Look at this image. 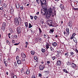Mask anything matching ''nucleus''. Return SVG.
I'll list each match as a JSON object with an SVG mask.
<instances>
[{
  "instance_id": "f257e3e1",
  "label": "nucleus",
  "mask_w": 78,
  "mask_h": 78,
  "mask_svg": "<svg viewBox=\"0 0 78 78\" xmlns=\"http://www.w3.org/2000/svg\"><path fill=\"white\" fill-rule=\"evenodd\" d=\"M39 1L41 4V5L43 7H44V6H43L44 5L45 6H47V5L46 0H40Z\"/></svg>"
},
{
  "instance_id": "f03ea898",
  "label": "nucleus",
  "mask_w": 78,
  "mask_h": 78,
  "mask_svg": "<svg viewBox=\"0 0 78 78\" xmlns=\"http://www.w3.org/2000/svg\"><path fill=\"white\" fill-rule=\"evenodd\" d=\"M41 14L43 15H44V16H45L47 14V13L48 12V11H47V9L45 8L44 10H41Z\"/></svg>"
},
{
  "instance_id": "7ed1b4c3",
  "label": "nucleus",
  "mask_w": 78,
  "mask_h": 78,
  "mask_svg": "<svg viewBox=\"0 0 78 78\" xmlns=\"http://www.w3.org/2000/svg\"><path fill=\"white\" fill-rule=\"evenodd\" d=\"M15 23L16 26H17L19 25V21L17 20V17H16L14 19Z\"/></svg>"
},
{
  "instance_id": "20e7f679",
  "label": "nucleus",
  "mask_w": 78,
  "mask_h": 78,
  "mask_svg": "<svg viewBox=\"0 0 78 78\" xmlns=\"http://www.w3.org/2000/svg\"><path fill=\"white\" fill-rule=\"evenodd\" d=\"M16 31L18 34H20L21 33L22 28L20 27H18L16 29Z\"/></svg>"
},
{
  "instance_id": "39448f33",
  "label": "nucleus",
  "mask_w": 78,
  "mask_h": 78,
  "mask_svg": "<svg viewBox=\"0 0 78 78\" xmlns=\"http://www.w3.org/2000/svg\"><path fill=\"white\" fill-rule=\"evenodd\" d=\"M46 18L47 19H48V18H50V16H51V13H50L48 12L46 13Z\"/></svg>"
},
{
  "instance_id": "423d86ee",
  "label": "nucleus",
  "mask_w": 78,
  "mask_h": 78,
  "mask_svg": "<svg viewBox=\"0 0 78 78\" xmlns=\"http://www.w3.org/2000/svg\"><path fill=\"white\" fill-rule=\"evenodd\" d=\"M49 13L51 14V15H53V9L50 8L49 9Z\"/></svg>"
},
{
  "instance_id": "0eeeda50",
  "label": "nucleus",
  "mask_w": 78,
  "mask_h": 78,
  "mask_svg": "<svg viewBox=\"0 0 78 78\" xmlns=\"http://www.w3.org/2000/svg\"><path fill=\"white\" fill-rule=\"evenodd\" d=\"M17 39V35H13L11 36V39Z\"/></svg>"
},
{
  "instance_id": "6e6552de",
  "label": "nucleus",
  "mask_w": 78,
  "mask_h": 78,
  "mask_svg": "<svg viewBox=\"0 0 78 78\" xmlns=\"http://www.w3.org/2000/svg\"><path fill=\"white\" fill-rule=\"evenodd\" d=\"M55 29L54 28L50 29L49 31V33L52 34L53 33V31H54V30H55Z\"/></svg>"
},
{
  "instance_id": "1a4fd4ad",
  "label": "nucleus",
  "mask_w": 78,
  "mask_h": 78,
  "mask_svg": "<svg viewBox=\"0 0 78 78\" xmlns=\"http://www.w3.org/2000/svg\"><path fill=\"white\" fill-rule=\"evenodd\" d=\"M66 33L67 34L69 35L70 32H69V28L68 27L66 29Z\"/></svg>"
},
{
  "instance_id": "9d476101",
  "label": "nucleus",
  "mask_w": 78,
  "mask_h": 78,
  "mask_svg": "<svg viewBox=\"0 0 78 78\" xmlns=\"http://www.w3.org/2000/svg\"><path fill=\"white\" fill-rule=\"evenodd\" d=\"M44 68H45V67H44V66H42V65H40L39 67L40 70H43L44 69Z\"/></svg>"
},
{
  "instance_id": "9b49d317",
  "label": "nucleus",
  "mask_w": 78,
  "mask_h": 78,
  "mask_svg": "<svg viewBox=\"0 0 78 78\" xmlns=\"http://www.w3.org/2000/svg\"><path fill=\"white\" fill-rule=\"evenodd\" d=\"M57 66H60L61 65V62L60 60H58L57 62Z\"/></svg>"
},
{
  "instance_id": "f8f14e48",
  "label": "nucleus",
  "mask_w": 78,
  "mask_h": 78,
  "mask_svg": "<svg viewBox=\"0 0 78 78\" xmlns=\"http://www.w3.org/2000/svg\"><path fill=\"white\" fill-rule=\"evenodd\" d=\"M21 57L23 58H25L26 57V55H25V54L23 53H22L21 54Z\"/></svg>"
},
{
  "instance_id": "ddd939ff",
  "label": "nucleus",
  "mask_w": 78,
  "mask_h": 78,
  "mask_svg": "<svg viewBox=\"0 0 78 78\" xmlns=\"http://www.w3.org/2000/svg\"><path fill=\"white\" fill-rule=\"evenodd\" d=\"M17 20L19 22V23H21L22 22V19L20 17H19L18 18H17Z\"/></svg>"
},
{
  "instance_id": "4468645a",
  "label": "nucleus",
  "mask_w": 78,
  "mask_h": 78,
  "mask_svg": "<svg viewBox=\"0 0 78 78\" xmlns=\"http://www.w3.org/2000/svg\"><path fill=\"white\" fill-rule=\"evenodd\" d=\"M52 45L53 47H55L57 46V43H56V42H55L52 43Z\"/></svg>"
},
{
  "instance_id": "2eb2a0df",
  "label": "nucleus",
  "mask_w": 78,
  "mask_h": 78,
  "mask_svg": "<svg viewBox=\"0 0 78 78\" xmlns=\"http://www.w3.org/2000/svg\"><path fill=\"white\" fill-rule=\"evenodd\" d=\"M60 8H61L62 10V9H64V6L62 4H61L60 5Z\"/></svg>"
},
{
  "instance_id": "dca6fc26",
  "label": "nucleus",
  "mask_w": 78,
  "mask_h": 78,
  "mask_svg": "<svg viewBox=\"0 0 78 78\" xmlns=\"http://www.w3.org/2000/svg\"><path fill=\"white\" fill-rule=\"evenodd\" d=\"M71 66L72 67H76V65L74 63H72L71 64Z\"/></svg>"
},
{
  "instance_id": "f3484780",
  "label": "nucleus",
  "mask_w": 78,
  "mask_h": 78,
  "mask_svg": "<svg viewBox=\"0 0 78 78\" xmlns=\"http://www.w3.org/2000/svg\"><path fill=\"white\" fill-rule=\"evenodd\" d=\"M17 63L18 64H22V62L20 60H18L17 61Z\"/></svg>"
},
{
  "instance_id": "a211bd4d",
  "label": "nucleus",
  "mask_w": 78,
  "mask_h": 78,
  "mask_svg": "<svg viewBox=\"0 0 78 78\" xmlns=\"http://www.w3.org/2000/svg\"><path fill=\"white\" fill-rule=\"evenodd\" d=\"M51 22L50 21H48L46 22V23L48 25H49V27H50L51 25Z\"/></svg>"
},
{
  "instance_id": "6ab92c4d",
  "label": "nucleus",
  "mask_w": 78,
  "mask_h": 78,
  "mask_svg": "<svg viewBox=\"0 0 78 78\" xmlns=\"http://www.w3.org/2000/svg\"><path fill=\"white\" fill-rule=\"evenodd\" d=\"M1 28L3 31H5V27L2 26Z\"/></svg>"
},
{
  "instance_id": "aec40b11",
  "label": "nucleus",
  "mask_w": 78,
  "mask_h": 78,
  "mask_svg": "<svg viewBox=\"0 0 78 78\" xmlns=\"http://www.w3.org/2000/svg\"><path fill=\"white\" fill-rule=\"evenodd\" d=\"M16 8L17 9H18L19 8H20V5L19 3L17 4L16 5Z\"/></svg>"
},
{
  "instance_id": "412c9836",
  "label": "nucleus",
  "mask_w": 78,
  "mask_h": 78,
  "mask_svg": "<svg viewBox=\"0 0 78 78\" xmlns=\"http://www.w3.org/2000/svg\"><path fill=\"white\" fill-rule=\"evenodd\" d=\"M54 25H55V23L53 22H51L50 27H54Z\"/></svg>"
},
{
  "instance_id": "4be33fe9",
  "label": "nucleus",
  "mask_w": 78,
  "mask_h": 78,
  "mask_svg": "<svg viewBox=\"0 0 78 78\" xmlns=\"http://www.w3.org/2000/svg\"><path fill=\"white\" fill-rule=\"evenodd\" d=\"M74 38L73 39V40L74 41V42H75L76 43H77V39H76V38L75 37H74Z\"/></svg>"
},
{
  "instance_id": "5701e85b",
  "label": "nucleus",
  "mask_w": 78,
  "mask_h": 78,
  "mask_svg": "<svg viewBox=\"0 0 78 78\" xmlns=\"http://www.w3.org/2000/svg\"><path fill=\"white\" fill-rule=\"evenodd\" d=\"M4 62L5 64L6 67H7V66H8V62H6V61H5Z\"/></svg>"
},
{
  "instance_id": "b1692460",
  "label": "nucleus",
  "mask_w": 78,
  "mask_h": 78,
  "mask_svg": "<svg viewBox=\"0 0 78 78\" xmlns=\"http://www.w3.org/2000/svg\"><path fill=\"white\" fill-rule=\"evenodd\" d=\"M63 72H65V73H69V72L67 71L66 69H64L63 70Z\"/></svg>"
},
{
  "instance_id": "393cba45",
  "label": "nucleus",
  "mask_w": 78,
  "mask_h": 78,
  "mask_svg": "<svg viewBox=\"0 0 78 78\" xmlns=\"http://www.w3.org/2000/svg\"><path fill=\"white\" fill-rule=\"evenodd\" d=\"M29 28H31V27H33V26H32V25H31V23H29Z\"/></svg>"
},
{
  "instance_id": "a878e982",
  "label": "nucleus",
  "mask_w": 78,
  "mask_h": 78,
  "mask_svg": "<svg viewBox=\"0 0 78 78\" xmlns=\"http://www.w3.org/2000/svg\"><path fill=\"white\" fill-rule=\"evenodd\" d=\"M40 22H41V23H42V24L44 23V19H41V20L40 21Z\"/></svg>"
},
{
  "instance_id": "bb28decb",
  "label": "nucleus",
  "mask_w": 78,
  "mask_h": 78,
  "mask_svg": "<svg viewBox=\"0 0 78 78\" xmlns=\"http://www.w3.org/2000/svg\"><path fill=\"white\" fill-rule=\"evenodd\" d=\"M25 25V27L26 28H27V27H28V22H26L24 23Z\"/></svg>"
},
{
  "instance_id": "cd10ccee",
  "label": "nucleus",
  "mask_w": 78,
  "mask_h": 78,
  "mask_svg": "<svg viewBox=\"0 0 78 78\" xmlns=\"http://www.w3.org/2000/svg\"><path fill=\"white\" fill-rule=\"evenodd\" d=\"M69 26L70 27V28H71L72 27V23H70V22H69Z\"/></svg>"
},
{
  "instance_id": "c85d7f7f",
  "label": "nucleus",
  "mask_w": 78,
  "mask_h": 78,
  "mask_svg": "<svg viewBox=\"0 0 78 78\" xmlns=\"http://www.w3.org/2000/svg\"><path fill=\"white\" fill-rule=\"evenodd\" d=\"M30 70L29 69H27L26 73L27 74V75H28V74H30Z\"/></svg>"
},
{
  "instance_id": "c756f323",
  "label": "nucleus",
  "mask_w": 78,
  "mask_h": 78,
  "mask_svg": "<svg viewBox=\"0 0 78 78\" xmlns=\"http://www.w3.org/2000/svg\"><path fill=\"white\" fill-rule=\"evenodd\" d=\"M6 6H7L6 5V4L4 3L3 4V8H6Z\"/></svg>"
},
{
  "instance_id": "7c9ffc66",
  "label": "nucleus",
  "mask_w": 78,
  "mask_h": 78,
  "mask_svg": "<svg viewBox=\"0 0 78 78\" xmlns=\"http://www.w3.org/2000/svg\"><path fill=\"white\" fill-rule=\"evenodd\" d=\"M38 29H39V33H40V34H41V33H42V30H41V28H40V27H39Z\"/></svg>"
},
{
  "instance_id": "2f4dec72",
  "label": "nucleus",
  "mask_w": 78,
  "mask_h": 78,
  "mask_svg": "<svg viewBox=\"0 0 78 78\" xmlns=\"http://www.w3.org/2000/svg\"><path fill=\"white\" fill-rule=\"evenodd\" d=\"M6 23L3 22V23L2 26H3V27H6Z\"/></svg>"
},
{
  "instance_id": "473e14b6",
  "label": "nucleus",
  "mask_w": 78,
  "mask_h": 78,
  "mask_svg": "<svg viewBox=\"0 0 78 78\" xmlns=\"http://www.w3.org/2000/svg\"><path fill=\"white\" fill-rule=\"evenodd\" d=\"M56 9V8H55V7H53V10H54V13H55V14H56V13H55V12H56V11H55V9Z\"/></svg>"
},
{
  "instance_id": "72a5a7b5",
  "label": "nucleus",
  "mask_w": 78,
  "mask_h": 78,
  "mask_svg": "<svg viewBox=\"0 0 78 78\" xmlns=\"http://www.w3.org/2000/svg\"><path fill=\"white\" fill-rule=\"evenodd\" d=\"M31 52V54H32V55H34V51H32Z\"/></svg>"
},
{
  "instance_id": "f704fd0d",
  "label": "nucleus",
  "mask_w": 78,
  "mask_h": 78,
  "mask_svg": "<svg viewBox=\"0 0 78 78\" xmlns=\"http://www.w3.org/2000/svg\"><path fill=\"white\" fill-rule=\"evenodd\" d=\"M46 72L47 74H48V73H49V71H44V73H46Z\"/></svg>"
},
{
  "instance_id": "c9c22d12",
  "label": "nucleus",
  "mask_w": 78,
  "mask_h": 78,
  "mask_svg": "<svg viewBox=\"0 0 78 78\" xmlns=\"http://www.w3.org/2000/svg\"><path fill=\"white\" fill-rule=\"evenodd\" d=\"M36 2L38 4H39L40 3V2L39 0H36Z\"/></svg>"
},
{
  "instance_id": "e433bc0d",
  "label": "nucleus",
  "mask_w": 78,
  "mask_h": 78,
  "mask_svg": "<svg viewBox=\"0 0 78 78\" xmlns=\"http://www.w3.org/2000/svg\"><path fill=\"white\" fill-rule=\"evenodd\" d=\"M41 51H42L43 53H44L45 51V50L44 49H42L41 50Z\"/></svg>"
},
{
  "instance_id": "4c0bfd02",
  "label": "nucleus",
  "mask_w": 78,
  "mask_h": 78,
  "mask_svg": "<svg viewBox=\"0 0 78 78\" xmlns=\"http://www.w3.org/2000/svg\"><path fill=\"white\" fill-rule=\"evenodd\" d=\"M56 56H57V58H60V57H61V56H60V55L59 54H57L56 55Z\"/></svg>"
},
{
  "instance_id": "58836bf2",
  "label": "nucleus",
  "mask_w": 78,
  "mask_h": 78,
  "mask_svg": "<svg viewBox=\"0 0 78 78\" xmlns=\"http://www.w3.org/2000/svg\"><path fill=\"white\" fill-rule=\"evenodd\" d=\"M34 59L35 60H36V59L37 60V56H34Z\"/></svg>"
},
{
  "instance_id": "ea45409f",
  "label": "nucleus",
  "mask_w": 78,
  "mask_h": 78,
  "mask_svg": "<svg viewBox=\"0 0 78 78\" xmlns=\"http://www.w3.org/2000/svg\"><path fill=\"white\" fill-rule=\"evenodd\" d=\"M67 64L68 65V66H70V65L71 64V63H70V62L68 61L67 62Z\"/></svg>"
},
{
  "instance_id": "a19ab883",
  "label": "nucleus",
  "mask_w": 78,
  "mask_h": 78,
  "mask_svg": "<svg viewBox=\"0 0 78 78\" xmlns=\"http://www.w3.org/2000/svg\"><path fill=\"white\" fill-rule=\"evenodd\" d=\"M30 19L31 20H33V18H34V17L32 16L31 15H30Z\"/></svg>"
},
{
  "instance_id": "79ce46f5",
  "label": "nucleus",
  "mask_w": 78,
  "mask_h": 78,
  "mask_svg": "<svg viewBox=\"0 0 78 78\" xmlns=\"http://www.w3.org/2000/svg\"><path fill=\"white\" fill-rule=\"evenodd\" d=\"M51 51H53L54 50V49L52 48V47L51 48Z\"/></svg>"
},
{
  "instance_id": "37998d69",
  "label": "nucleus",
  "mask_w": 78,
  "mask_h": 78,
  "mask_svg": "<svg viewBox=\"0 0 78 78\" xmlns=\"http://www.w3.org/2000/svg\"><path fill=\"white\" fill-rule=\"evenodd\" d=\"M7 61H8L9 62H10V61H11V59L9 57L8 58Z\"/></svg>"
},
{
  "instance_id": "c03bdc74",
  "label": "nucleus",
  "mask_w": 78,
  "mask_h": 78,
  "mask_svg": "<svg viewBox=\"0 0 78 78\" xmlns=\"http://www.w3.org/2000/svg\"><path fill=\"white\" fill-rule=\"evenodd\" d=\"M44 38H47V35L44 34Z\"/></svg>"
},
{
  "instance_id": "a18cd8bd",
  "label": "nucleus",
  "mask_w": 78,
  "mask_h": 78,
  "mask_svg": "<svg viewBox=\"0 0 78 78\" xmlns=\"http://www.w3.org/2000/svg\"><path fill=\"white\" fill-rule=\"evenodd\" d=\"M16 60H19V56H17L16 57Z\"/></svg>"
},
{
  "instance_id": "49530a36",
  "label": "nucleus",
  "mask_w": 78,
  "mask_h": 78,
  "mask_svg": "<svg viewBox=\"0 0 78 78\" xmlns=\"http://www.w3.org/2000/svg\"><path fill=\"white\" fill-rule=\"evenodd\" d=\"M57 54H59L60 55V54H61V52H60V51H57Z\"/></svg>"
},
{
  "instance_id": "de8ad7c7",
  "label": "nucleus",
  "mask_w": 78,
  "mask_h": 78,
  "mask_svg": "<svg viewBox=\"0 0 78 78\" xmlns=\"http://www.w3.org/2000/svg\"><path fill=\"white\" fill-rule=\"evenodd\" d=\"M38 76H39V77H41L42 76V74L39 73Z\"/></svg>"
},
{
  "instance_id": "09e8293b",
  "label": "nucleus",
  "mask_w": 78,
  "mask_h": 78,
  "mask_svg": "<svg viewBox=\"0 0 78 78\" xmlns=\"http://www.w3.org/2000/svg\"><path fill=\"white\" fill-rule=\"evenodd\" d=\"M47 63L48 64H48H49V65L50 64V62L49 61H47Z\"/></svg>"
},
{
  "instance_id": "8fccbe9b",
  "label": "nucleus",
  "mask_w": 78,
  "mask_h": 78,
  "mask_svg": "<svg viewBox=\"0 0 78 78\" xmlns=\"http://www.w3.org/2000/svg\"><path fill=\"white\" fill-rule=\"evenodd\" d=\"M37 16H35L34 17V19L35 20H36V19H37Z\"/></svg>"
},
{
  "instance_id": "3c124183",
  "label": "nucleus",
  "mask_w": 78,
  "mask_h": 78,
  "mask_svg": "<svg viewBox=\"0 0 78 78\" xmlns=\"http://www.w3.org/2000/svg\"><path fill=\"white\" fill-rule=\"evenodd\" d=\"M21 73H23V69H22L21 70Z\"/></svg>"
},
{
  "instance_id": "603ef678",
  "label": "nucleus",
  "mask_w": 78,
  "mask_h": 78,
  "mask_svg": "<svg viewBox=\"0 0 78 78\" xmlns=\"http://www.w3.org/2000/svg\"><path fill=\"white\" fill-rule=\"evenodd\" d=\"M65 56H68L69 55V54H68V52L65 53Z\"/></svg>"
},
{
  "instance_id": "864d4df0",
  "label": "nucleus",
  "mask_w": 78,
  "mask_h": 78,
  "mask_svg": "<svg viewBox=\"0 0 78 78\" xmlns=\"http://www.w3.org/2000/svg\"><path fill=\"white\" fill-rule=\"evenodd\" d=\"M75 36V33H73V34H72V37H74V36Z\"/></svg>"
},
{
  "instance_id": "5fc2aeb1",
  "label": "nucleus",
  "mask_w": 78,
  "mask_h": 78,
  "mask_svg": "<svg viewBox=\"0 0 78 78\" xmlns=\"http://www.w3.org/2000/svg\"><path fill=\"white\" fill-rule=\"evenodd\" d=\"M13 78H17V76L15 75H13Z\"/></svg>"
},
{
  "instance_id": "6e6d98bb",
  "label": "nucleus",
  "mask_w": 78,
  "mask_h": 78,
  "mask_svg": "<svg viewBox=\"0 0 78 78\" xmlns=\"http://www.w3.org/2000/svg\"><path fill=\"white\" fill-rule=\"evenodd\" d=\"M52 59L53 60H55V59H56V57H55V56H54L53 57H52Z\"/></svg>"
},
{
  "instance_id": "4d7b16f0",
  "label": "nucleus",
  "mask_w": 78,
  "mask_h": 78,
  "mask_svg": "<svg viewBox=\"0 0 78 78\" xmlns=\"http://www.w3.org/2000/svg\"><path fill=\"white\" fill-rule=\"evenodd\" d=\"M19 44V43H15L14 44V45H18Z\"/></svg>"
},
{
  "instance_id": "13d9d810",
  "label": "nucleus",
  "mask_w": 78,
  "mask_h": 78,
  "mask_svg": "<svg viewBox=\"0 0 78 78\" xmlns=\"http://www.w3.org/2000/svg\"><path fill=\"white\" fill-rule=\"evenodd\" d=\"M20 9L21 10H23V6H21L20 7Z\"/></svg>"
},
{
  "instance_id": "bf43d9fd",
  "label": "nucleus",
  "mask_w": 78,
  "mask_h": 78,
  "mask_svg": "<svg viewBox=\"0 0 78 78\" xmlns=\"http://www.w3.org/2000/svg\"><path fill=\"white\" fill-rule=\"evenodd\" d=\"M14 65L15 67H17V63L16 62H15L14 63Z\"/></svg>"
},
{
  "instance_id": "052dcab7",
  "label": "nucleus",
  "mask_w": 78,
  "mask_h": 78,
  "mask_svg": "<svg viewBox=\"0 0 78 78\" xmlns=\"http://www.w3.org/2000/svg\"><path fill=\"white\" fill-rule=\"evenodd\" d=\"M32 78H36L35 77V76L34 75H33L32 76Z\"/></svg>"
},
{
  "instance_id": "680f3d73",
  "label": "nucleus",
  "mask_w": 78,
  "mask_h": 78,
  "mask_svg": "<svg viewBox=\"0 0 78 78\" xmlns=\"http://www.w3.org/2000/svg\"><path fill=\"white\" fill-rule=\"evenodd\" d=\"M70 54L72 55H74V53L73 52H70Z\"/></svg>"
},
{
  "instance_id": "e2e57ef3",
  "label": "nucleus",
  "mask_w": 78,
  "mask_h": 78,
  "mask_svg": "<svg viewBox=\"0 0 78 78\" xmlns=\"http://www.w3.org/2000/svg\"><path fill=\"white\" fill-rule=\"evenodd\" d=\"M74 9L75 11H78V8H74Z\"/></svg>"
},
{
  "instance_id": "0e129e2a",
  "label": "nucleus",
  "mask_w": 78,
  "mask_h": 78,
  "mask_svg": "<svg viewBox=\"0 0 78 78\" xmlns=\"http://www.w3.org/2000/svg\"><path fill=\"white\" fill-rule=\"evenodd\" d=\"M46 48L47 49H48V48H49V46H46Z\"/></svg>"
},
{
  "instance_id": "69168bd1",
  "label": "nucleus",
  "mask_w": 78,
  "mask_h": 78,
  "mask_svg": "<svg viewBox=\"0 0 78 78\" xmlns=\"http://www.w3.org/2000/svg\"><path fill=\"white\" fill-rule=\"evenodd\" d=\"M25 44H26V45H28V43L27 41L25 42Z\"/></svg>"
},
{
  "instance_id": "338daca9",
  "label": "nucleus",
  "mask_w": 78,
  "mask_h": 78,
  "mask_svg": "<svg viewBox=\"0 0 78 78\" xmlns=\"http://www.w3.org/2000/svg\"><path fill=\"white\" fill-rule=\"evenodd\" d=\"M50 45V44L48 43H47V45H46V46H49Z\"/></svg>"
},
{
  "instance_id": "774afa93",
  "label": "nucleus",
  "mask_w": 78,
  "mask_h": 78,
  "mask_svg": "<svg viewBox=\"0 0 78 78\" xmlns=\"http://www.w3.org/2000/svg\"><path fill=\"white\" fill-rule=\"evenodd\" d=\"M2 52L0 53V56H2Z\"/></svg>"
}]
</instances>
